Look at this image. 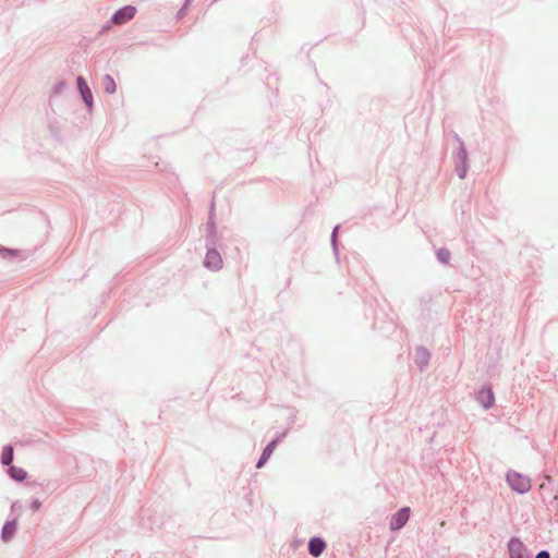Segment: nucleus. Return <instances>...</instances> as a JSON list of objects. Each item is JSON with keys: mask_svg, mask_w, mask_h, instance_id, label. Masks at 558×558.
I'll return each instance as SVG.
<instances>
[{"mask_svg": "<svg viewBox=\"0 0 558 558\" xmlns=\"http://www.w3.org/2000/svg\"><path fill=\"white\" fill-rule=\"evenodd\" d=\"M507 481L513 490L521 494L526 493L531 488L530 480L517 472L509 473Z\"/></svg>", "mask_w": 558, "mask_h": 558, "instance_id": "nucleus-1", "label": "nucleus"}, {"mask_svg": "<svg viewBox=\"0 0 558 558\" xmlns=\"http://www.w3.org/2000/svg\"><path fill=\"white\" fill-rule=\"evenodd\" d=\"M136 13V9L132 5H126L120 10H118L113 16H112V22L117 25H121V24H124L126 23L128 21H130L131 19L134 17Z\"/></svg>", "mask_w": 558, "mask_h": 558, "instance_id": "nucleus-2", "label": "nucleus"}, {"mask_svg": "<svg viewBox=\"0 0 558 558\" xmlns=\"http://www.w3.org/2000/svg\"><path fill=\"white\" fill-rule=\"evenodd\" d=\"M410 508L404 507L400 509L390 521V529L393 531L400 530L409 520Z\"/></svg>", "mask_w": 558, "mask_h": 558, "instance_id": "nucleus-3", "label": "nucleus"}, {"mask_svg": "<svg viewBox=\"0 0 558 558\" xmlns=\"http://www.w3.org/2000/svg\"><path fill=\"white\" fill-rule=\"evenodd\" d=\"M205 266L211 270L220 269L222 266L220 254L215 250L208 251L205 257Z\"/></svg>", "mask_w": 558, "mask_h": 558, "instance_id": "nucleus-4", "label": "nucleus"}, {"mask_svg": "<svg viewBox=\"0 0 558 558\" xmlns=\"http://www.w3.org/2000/svg\"><path fill=\"white\" fill-rule=\"evenodd\" d=\"M509 553L511 558H525L524 546L519 539H511L509 543Z\"/></svg>", "mask_w": 558, "mask_h": 558, "instance_id": "nucleus-5", "label": "nucleus"}, {"mask_svg": "<svg viewBox=\"0 0 558 558\" xmlns=\"http://www.w3.org/2000/svg\"><path fill=\"white\" fill-rule=\"evenodd\" d=\"M77 85H78V89L81 92V95L84 99V101L90 106L92 105V100H93V95H92V92L88 87V85L86 84V82L84 81L83 77H78L77 78Z\"/></svg>", "mask_w": 558, "mask_h": 558, "instance_id": "nucleus-6", "label": "nucleus"}, {"mask_svg": "<svg viewBox=\"0 0 558 558\" xmlns=\"http://www.w3.org/2000/svg\"><path fill=\"white\" fill-rule=\"evenodd\" d=\"M326 544L320 538H312L308 543V550L314 557H318L325 549Z\"/></svg>", "mask_w": 558, "mask_h": 558, "instance_id": "nucleus-7", "label": "nucleus"}, {"mask_svg": "<svg viewBox=\"0 0 558 558\" xmlns=\"http://www.w3.org/2000/svg\"><path fill=\"white\" fill-rule=\"evenodd\" d=\"M480 400L484 408H489L494 403V395L490 388L482 389L480 391Z\"/></svg>", "mask_w": 558, "mask_h": 558, "instance_id": "nucleus-8", "label": "nucleus"}, {"mask_svg": "<svg viewBox=\"0 0 558 558\" xmlns=\"http://www.w3.org/2000/svg\"><path fill=\"white\" fill-rule=\"evenodd\" d=\"M274 450H275V441L270 442L263 451L262 457L256 465L258 469L262 468L265 464V462L270 458Z\"/></svg>", "mask_w": 558, "mask_h": 558, "instance_id": "nucleus-9", "label": "nucleus"}, {"mask_svg": "<svg viewBox=\"0 0 558 558\" xmlns=\"http://www.w3.org/2000/svg\"><path fill=\"white\" fill-rule=\"evenodd\" d=\"M16 530V524L15 522H8L3 529H2V537L4 541H8L12 537V535L14 534Z\"/></svg>", "mask_w": 558, "mask_h": 558, "instance_id": "nucleus-10", "label": "nucleus"}, {"mask_svg": "<svg viewBox=\"0 0 558 558\" xmlns=\"http://www.w3.org/2000/svg\"><path fill=\"white\" fill-rule=\"evenodd\" d=\"M9 472L11 477H13L16 481H23L26 478V471L21 468L11 466Z\"/></svg>", "mask_w": 558, "mask_h": 558, "instance_id": "nucleus-11", "label": "nucleus"}, {"mask_svg": "<svg viewBox=\"0 0 558 558\" xmlns=\"http://www.w3.org/2000/svg\"><path fill=\"white\" fill-rule=\"evenodd\" d=\"M102 86H104L105 90L109 94H112L116 92V82L113 81V78L110 75H106L102 78Z\"/></svg>", "mask_w": 558, "mask_h": 558, "instance_id": "nucleus-12", "label": "nucleus"}, {"mask_svg": "<svg viewBox=\"0 0 558 558\" xmlns=\"http://www.w3.org/2000/svg\"><path fill=\"white\" fill-rule=\"evenodd\" d=\"M13 460V448L8 446L3 449L1 461L3 464L9 465Z\"/></svg>", "mask_w": 558, "mask_h": 558, "instance_id": "nucleus-13", "label": "nucleus"}, {"mask_svg": "<svg viewBox=\"0 0 558 558\" xmlns=\"http://www.w3.org/2000/svg\"><path fill=\"white\" fill-rule=\"evenodd\" d=\"M416 357H417L418 362L424 364L427 362L428 353H427V351L420 349L416 352Z\"/></svg>", "mask_w": 558, "mask_h": 558, "instance_id": "nucleus-14", "label": "nucleus"}, {"mask_svg": "<svg viewBox=\"0 0 558 558\" xmlns=\"http://www.w3.org/2000/svg\"><path fill=\"white\" fill-rule=\"evenodd\" d=\"M439 258L442 260V262H447L448 258H449V252H442L440 251L439 252Z\"/></svg>", "mask_w": 558, "mask_h": 558, "instance_id": "nucleus-15", "label": "nucleus"}, {"mask_svg": "<svg viewBox=\"0 0 558 558\" xmlns=\"http://www.w3.org/2000/svg\"><path fill=\"white\" fill-rule=\"evenodd\" d=\"M536 558H549V554L547 551L543 550L536 555Z\"/></svg>", "mask_w": 558, "mask_h": 558, "instance_id": "nucleus-16", "label": "nucleus"}]
</instances>
